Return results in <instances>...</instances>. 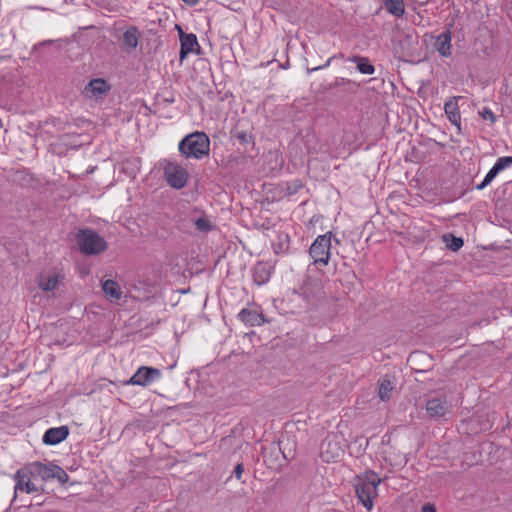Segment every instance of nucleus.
<instances>
[{
  "label": "nucleus",
  "mask_w": 512,
  "mask_h": 512,
  "mask_svg": "<svg viewBox=\"0 0 512 512\" xmlns=\"http://www.w3.org/2000/svg\"><path fill=\"white\" fill-rule=\"evenodd\" d=\"M451 404L447 401L446 397H432L426 402V412L430 418L433 419H446L447 415L451 413Z\"/></svg>",
  "instance_id": "nucleus-7"
},
{
  "label": "nucleus",
  "mask_w": 512,
  "mask_h": 512,
  "mask_svg": "<svg viewBox=\"0 0 512 512\" xmlns=\"http://www.w3.org/2000/svg\"><path fill=\"white\" fill-rule=\"evenodd\" d=\"M512 166V156H504L497 159L494 164V168L497 170L498 174Z\"/></svg>",
  "instance_id": "nucleus-25"
},
{
  "label": "nucleus",
  "mask_w": 512,
  "mask_h": 512,
  "mask_svg": "<svg viewBox=\"0 0 512 512\" xmlns=\"http://www.w3.org/2000/svg\"><path fill=\"white\" fill-rule=\"evenodd\" d=\"M331 452V450H325V452L321 453L320 457L324 461L329 462L334 457V455H332Z\"/></svg>",
  "instance_id": "nucleus-32"
},
{
  "label": "nucleus",
  "mask_w": 512,
  "mask_h": 512,
  "mask_svg": "<svg viewBox=\"0 0 512 512\" xmlns=\"http://www.w3.org/2000/svg\"><path fill=\"white\" fill-rule=\"evenodd\" d=\"M479 114L484 120H489L492 124L495 123L496 121V116L489 108H483V110L480 111Z\"/></svg>",
  "instance_id": "nucleus-29"
},
{
  "label": "nucleus",
  "mask_w": 512,
  "mask_h": 512,
  "mask_svg": "<svg viewBox=\"0 0 512 512\" xmlns=\"http://www.w3.org/2000/svg\"><path fill=\"white\" fill-rule=\"evenodd\" d=\"M420 512H436V507L434 504L426 503L421 507Z\"/></svg>",
  "instance_id": "nucleus-31"
},
{
  "label": "nucleus",
  "mask_w": 512,
  "mask_h": 512,
  "mask_svg": "<svg viewBox=\"0 0 512 512\" xmlns=\"http://www.w3.org/2000/svg\"><path fill=\"white\" fill-rule=\"evenodd\" d=\"M273 266L269 262H258L253 269V280L257 285L269 282Z\"/></svg>",
  "instance_id": "nucleus-13"
},
{
  "label": "nucleus",
  "mask_w": 512,
  "mask_h": 512,
  "mask_svg": "<svg viewBox=\"0 0 512 512\" xmlns=\"http://www.w3.org/2000/svg\"><path fill=\"white\" fill-rule=\"evenodd\" d=\"M264 461L271 468H279L287 462V455L283 450H264Z\"/></svg>",
  "instance_id": "nucleus-16"
},
{
  "label": "nucleus",
  "mask_w": 512,
  "mask_h": 512,
  "mask_svg": "<svg viewBox=\"0 0 512 512\" xmlns=\"http://www.w3.org/2000/svg\"><path fill=\"white\" fill-rule=\"evenodd\" d=\"M184 2L188 3V4H196L198 2V0H183Z\"/></svg>",
  "instance_id": "nucleus-37"
},
{
  "label": "nucleus",
  "mask_w": 512,
  "mask_h": 512,
  "mask_svg": "<svg viewBox=\"0 0 512 512\" xmlns=\"http://www.w3.org/2000/svg\"><path fill=\"white\" fill-rule=\"evenodd\" d=\"M79 251L87 256L98 255L108 248V243L92 229H80L76 234Z\"/></svg>",
  "instance_id": "nucleus-3"
},
{
  "label": "nucleus",
  "mask_w": 512,
  "mask_h": 512,
  "mask_svg": "<svg viewBox=\"0 0 512 512\" xmlns=\"http://www.w3.org/2000/svg\"><path fill=\"white\" fill-rule=\"evenodd\" d=\"M508 15L512 18V0H510V3H509Z\"/></svg>",
  "instance_id": "nucleus-36"
},
{
  "label": "nucleus",
  "mask_w": 512,
  "mask_h": 512,
  "mask_svg": "<svg viewBox=\"0 0 512 512\" xmlns=\"http://www.w3.org/2000/svg\"><path fill=\"white\" fill-rule=\"evenodd\" d=\"M443 241L446 243V247L450 249L451 251H457L459 250L464 242L463 239L460 237H455L451 234H444L442 236Z\"/></svg>",
  "instance_id": "nucleus-24"
},
{
  "label": "nucleus",
  "mask_w": 512,
  "mask_h": 512,
  "mask_svg": "<svg viewBox=\"0 0 512 512\" xmlns=\"http://www.w3.org/2000/svg\"><path fill=\"white\" fill-rule=\"evenodd\" d=\"M310 288H313L315 289V293H318L320 292L321 290V287H320V281L316 280V279H308L304 285H303V293L308 297L309 296V291H310Z\"/></svg>",
  "instance_id": "nucleus-27"
},
{
  "label": "nucleus",
  "mask_w": 512,
  "mask_h": 512,
  "mask_svg": "<svg viewBox=\"0 0 512 512\" xmlns=\"http://www.w3.org/2000/svg\"><path fill=\"white\" fill-rule=\"evenodd\" d=\"M69 429L66 426L54 427L48 429L43 435V443L46 445H56L67 438Z\"/></svg>",
  "instance_id": "nucleus-14"
},
{
  "label": "nucleus",
  "mask_w": 512,
  "mask_h": 512,
  "mask_svg": "<svg viewBox=\"0 0 512 512\" xmlns=\"http://www.w3.org/2000/svg\"><path fill=\"white\" fill-rule=\"evenodd\" d=\"M394 386L388 379H383L379 384L378 396L382 401L390 399Z\"/></svg>",
  "instance_id": "nucleus-23"
},
{
  "label": "nucleus",
  "mask_w": 512,
  "mask_h": 512,
  "mask_svg": "<svg viewBox=\"0 0 512 512\" xmlns=\"http://www.w3.org/2000/svg\"><path fill=\"white\" fill-rule=\"evenodd\" d=\"M59 283L58 274H41L38 278V286L41 290L53 291Z\"/></svg>",
  "instance_id": "nucleus-20"
},
{
  "label": "nucleus",
  "mask_w": 512,
  "mask_h": 512,
  "mask_svg": "<svg viewBox=\"0 0 512 512\" xmlns=\"http://www.w3.org/2000/svg\"><path fill=\"white\" fill-rule=\"evenodd\" d=\"M34 473L39 475L43 480L56 479L59 483L64 484L68 481L67 473L59 466L52 464H44L35 462L30 465Z\"/></svg>",
  "instance_id": "nucleus-5"
},
{
  "label": "nucleus",
  "mask_w": 512,
  "mask_h": 512,
  "mask_svg": "<svg viewBox=\"0 0 512 512\" xmlns=\"http://www.w3.org/2000/svg\"><path fill=\"white\" fill-rule=\"evenodd\" d=\"M288 238H289V237H288V235H287V234H285V235H284V239H281V241H280V243H279L278 247L275 249V252H276V253H279V251L284 252V251L288 250V248H289V245H288V243H289Z\"/></svg>",
  "instance_id": "nucleus-30"
},
{
  "label": "nucleus",
  "mask_w": 512,
  "mask_h": 512,
  "mask_svg": "<svg viewBox=\"0 0 512 512\" xmlns=\"http://www.w3.org/2000/svg\"><path fill=\"white\" fill-rule=\"evenodd\" d=\"M194 223L199 231L207 232L212 229V224L207 217H200Z\"/></svg>",
  "instance_id": "nucleus-28"
},
{
  "label": "nucleus",
  "mask_w": 512,
  "mask_h": 512,
  "mask_svg": "<svg viewBox=\"0 0 512 512\" xmlns=\"http://www.w3.org/2000/svg\"><path fill=\"white\" fill-rule=\"evenodd\" d=\"M34 474L35 473L33 469H31L30 465L18 470L15 473V494L18 491L25 493H34L39 491V488L31 481V477Z\"/></svg>",
  "instance_id": "nucleus-9"
},
{
  "label": "nucleus",
  "mask_w": 512,
  "mask_h": 512,
  "mask_svg": "<svg viewBox=\"0 0 512 512\" xmlns=\"http://www.w3.org/2000/svg\"><path fill=\"white\" fill-rule=\"evenodd\" d=\"M452 33L449 29L442 32L435 40L434 47L436 51L445 58L452 55Z\"/></svg>",
  "instance_id": "nucleus-12"
},
{
  "label": "nucleus",
  "mask_w": 512,
  "mask_h": 512,
  "mask_svg": "<svg viewBox=\"0 0 512 512\" xmlns=\"http://www.w3.org/2000/svg\"><path fill=\"white\" fill-rule=\"evenodd\" d=\"M238 318L242 322H244L245 324L250 325V326H259L264 321L261 314H259L255 310H250V309H242L238 314Z\"/></svg>",
  "instance_id": "nucleus-19"
},
{
  "label": "nucleus",
  "mask_w": 512,
  "mask_h": 512,
  "mask_svg": "<svg viewBox=\"0 0 512 512\" xmlns=\"http://www.w3.org/2000/svg\"><path fill=\"white\" fill-rule=\"evenodd\" d=\"M445 114L449 121L460 130L461 117L457 105V98L450 99L444 105Z\"/></svg>",
  "instance_id": "nucleus-18"
},
{
  "label": "nucleus",
  "mask_w": 512,
  "mask_h": 512,
  "mask_svg": "<svg viewBox=\"0 0 512 512\" xmlns=\"http://www.w3.org/2000/svg\"><path fill=\"white\" fill-rule=\"evenodd\" d=\"M424 356H425V355H424V354H421V353H413V354H411V355H410V357H409V359H408V360H409V361H412V360H413L414 358H416V357H424Z\"/></svg>",
  "instance_id": "nucleus-35"
},
{
  "label": "nucleus",
  "mask_w": 512,
  "mask_h": 512,
  "mask_svg": "<svg viewBox=\"0 0 512 512\" xmlns=\"http://www.w3.org/2000/svg\"><path fill=\"white\" fill-rule=\"evenodd\" d=\"M350 60L357 64V68L362 74L371 75L375 71L374 66L365 57L353 56Z\"/></svg>",
  "instance_id": "nucleus-22"
},
{
  "label": "nucleus",
  "mask_w": 512,
  "mask_h": 512,
  "mask_svg": "<svg viewBox=\"0 0 512 512\" xmlns=\"http://www.w3.org/2000/svg\"><path fill=\"white\" fill-rule=\"evenodd\" d=\"M102 290L110 302H117L122 298V290L119 284L112 279L103 281Z\"/></svg>",
  "instance_id": "nucleus-17"
},
{
  "label": "nucleus",
  "mask_w": 512,
  "mask_h": 512,
  "mask_svg": "<svg viewBox=\"0 0 512 512\" xmlns=\"http://www.w3.org/2000/svg\"><path fill=\"white\" fill-rule=\"evenodd\" d=\"M109 90L106 81L101 78L92 79L84 88L83 94L87 98H98Z\"/></svg>",
  "instance_id": "nucleus-11"
},
{
  "label": "nucleus",
  "mask_w": 512,
  "mask_h": 512,
  "mask_svg": "<svg viewBox=\"0 0 512 512\" xmlns=\"http://www.w3.org/2000/svg\"><path fill=\"white\" fill-rule=\"evenodd\" d=\"M179 151L185 158L202 159L210 151V139L204 132H193L179 143Z\"/></svg>",
  "instance_id": "nucleus-2"
},
{
  "label": "nucleus",
  "mask_w": 512,
  "mask_h": 512,
  "mask_svg": "<svg viewBox=\"0 0 512 512\" xmlns=\"http://www.w3.org/2000/svg\"><path fill=\"white\" fill-rule=\"evenodd\" d=\"M140 32L137 27L130 26L123 33L122 36V48L126 52H131L136 49L140 40Z\"/></svg>",
  "instance_id": "nucleus-15"
},
{
  "label": "nucleus",
  "mask_w": 512,
  "mask_h": 512,
  "mask_svg": "<svg viewBox=\"0 0 512 512\" xmlns=\"http://www.w3.org/2000/svg\"><path fill=\"white\" fill-rule=\"evenodd\" d=\"M164 176L167 183L175 189L183 188L188 180L187 170L176 163H168L165 166Z\"/></svg>",
  "instance_id": "nucleus-6"
},
{
  "label": "nucleus",
  "mask_w": 512,
  "mask_h": 512,
  "mask_svg": "<svg viewBox=\"0 0 512 512\" xmlns=\"http://www.w3.org/2000/svg\"><path fill=\"white\" fill-rule=\"evenodd\" d=\"M386 10L395 17H402L405 13L403 0H383Z\"/></svg>",
  "instance_id": "nucleus-21"
},
{
  "label": "nucleus",
  "mask_w": 512,
  "mask_h": 512,
  "mask_svg": "<svg viewBox=\"0 0 512 512\" xmlns=\"http://www.w3.org/2000/svg\"><path fill=\"white\" fill-rule=\"evenodd\" d=\"M331 61H332V58H329L324 65H321V66L309 69L308 72L310 73V72L317 71V70L322 69V68H326V67H328L330 65Z\"/></svg>",
  "instance_id": "nucleus-34"
},
{
  "label": "nucleus",
  "mask_w": 512,
  "mask_h": 512,
  "mask_svg": "<svg viewBox=\"0 0 512 512\" xmlns=\"http://www.w3.org/2000/svg\"><path fill=\"white\" fill-rule=\"evenodd\" d=\"M381 479L373 471H367L355 479V491L359 501L367 510H371L374 505V499L377 497V488Z\"/></svg>",
  "instance_id": "nucleus-1"
},
{
  "label": "nucleus",
  "mask_w": 512,
  "mask_h": 512,
  "mask_svg": "<svg viewBox=\"0 0 512 512\" xmlns=\"http://www.w3.org/2000/svg\"><path fill=\"white\" fill-rule=\"evenodd\" d=\"M242 473H243V465L238 464L235 468V476L237 477V479H241Z\"/></svg>",
  "instance_id": "nucleus-33"
},
{
  "label": "nucleus",
  "mask_w": 512,
  "mask_h": 512,
  "mask_svg": "<svg viewBox=\"0 0 512 512\" xmlns=\"http://www.w3.org/2000/svg\"><path fill=\"white\" fill-rule=\"evenodd\" d=\"M497 175H498L497 170H496L494 167H492V168L489 170V172L486 174V176H485V178L483 179V181H482L480 184H478V185L476 186V188H477L478 190H483L485 187H487V186H488V185L493 181V179H494Z\"/></svg>",
  "instance_id": "nucleus-26"
},
{
  "label": "nucleus",
  "mask_w": 512,
  "mask_h": 512,
  "mask_svg": "<svg viewBox=\"0 0 512 512\" xmlns=\"http://www.w3.org/2000/svg\"><path fill=\"white\" fill-rule=\"evenodd\" d=\"M161 376V371L157 368L141 366L138 370L133 374V376L126 382L127 385H138V386H148L156 379H159Z\"/></svg>",
  "instance_id": "nucleus-8"
},
{
  "label": "nucleus",
  "mask_w": 512,
  "mask_h": 512,
  "mask_svg": "<svg viewBox=\"0 0 512 512\" xmlns=\"http://www.w3.org/2000/svg\"><path fill=\"white\" fill-rule=\"evenodd\" d=\"M177 28L181 42L180 59L183 60L188 54L196 52V49L199 48V44L195 34H185L179 26H177Z\"/></svg>",
  "instance_id": "nucleus-10"
},
{
  "label": "nucleus",
  "mask_w": 512,
  "mask_h": 512,
  "mask_svg": "<svg viewBox=\"0 0 512 512\" xmlns=\"http://www.w3.org/2000/svg\"><path fill=\"white\" fill-rule=\"evenodd\" d=\"M332 233L319 235L312 243L309 254L315 264L327 265L330 259Z\"/></svg>",
  "instance_id": "nucleus-4"
}]
</instances>
